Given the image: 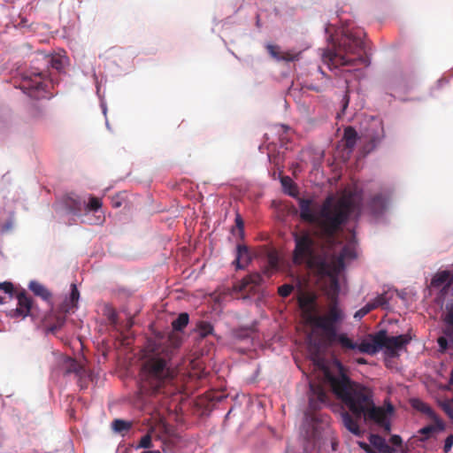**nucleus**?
Here are the masks:
<instances>
[{
  "label": "nucleus",
  "mask_w": 453,
  "mask_h": 453,
  "mask_svg": "<svg viewBox=\"0 0 453 453\" xmlns=\"http://www.w3.org/2000/svg\"><path fill=\"white\" fill-rule=\"evenodd\" d=\"M295 249L293 250V263L296 265H306L314 269L319 275L325 276L327 265H326V249L321 252L316 250V242L310 232L303 230L294 233Z\"/></svg>",
  "instance_id": "nucleus-4"
},
{
  "label": "nucleus",
  "mask_w": 453,
  "mask_h": 453,
  "mask_svg": "<svg viewBox=\"0 0 453 453\" xmlns=\"http://www.w3.org/2000/svg\"><path fill=\"white\" fill-rule=\"evenodd\" d=\"M358 446L364 449L366 453H376V451L374 449H372L371 448L370 445H368L366 442L365 441H358L357 442Z\"/></svg>",
  "instance_id": "nucleus-45"
},
{
  "label": "nucleus",
  "mask_w": 453,
  "mask_h": 453,
  "mask_svg": "<svg viewBox=\"0 0 453 453\" xmlns=\"http://www.w3.org/2000/svg\"><path fill=\"white\" fill-rule=\"evenodd\" d=\"M377 343L380 344V348H385L387 351L394 356L396 350L406 345L411 338L407 334L397 336H388L386 330H380L377 333Z\"/></svg>",
  "instance_id": "nucleus-10"
},
{
  "label": "nucleus",
  "mask_w": 453,
  "mask_h": 453,
  "mask_svg": "<svg viewBox=\"0 0 453 453\" xmlns=\"http://www.w3.org/2000/svg\"><path fill=\"white\" fill-rule=\"evenodd\" d=\"M80 297V292L75 284L71 285L70 300L73 304H76Z\"/></svg>",
  "instance_id": "nucleus-37"
},
{
  "label": "nucleus",
  "mask_w": 453,
  "mask_h": 453,
  "mask_svg": "<svg viewBox=\"0 0 453 453\" xmlns=\"http://www.w3.org/2000/svg\"><path fill=\"white\" fill-rule=\"evenodd\" d=\"M152 439L150 434L142 436L137 445V449H150L152 448Z\"/></svg>",
  "instance_id": "nucleus-33"
},
{
  "label": "nucleus",
  "mask_w": 453,
  "mask_h": 453,
  "mask_svg": "<svg viewBox=\"0 0 453 453\" xmlns=\"http://www.w3.org/2000/svg\"><path fill=\"white\" fill-rule=\"evenodd\" d=\"M33 110L35 111V113H34V116L35 117H41L42 115V112L40 109H37V108H33Z\"/></svg>",
  "instance_id": "nucleus-50"
},
{
  "label": "nucleus",
  "mask_w": 453,
  "mask_h": 453,
  "mask_svg": "<svg viewBox=\"0 0 453 453\" xmlns=\"http://www.w3.org/2000/svg\"><path fill=\"white\" fill-rule=\"evenodd\" d=\"M106 316L111 323L115 324L117 322L118 315L112 308H107Z\"/></svg>",
  "instance_id": "nucleus-42"
},
{
  "label": "nucleus",
  "mask_w": 453,
  "mask_h": 453,
  "mask_svg": "<svg viewBox=\"0 0 453 453\" xmlns=\"http://www.w3.org/2000/svg\"><path fill=\"white\" fill-rule=\"evenodd\" d=\"M372 311H373L372 306L367 303L364 307L355 312L354 319L360 320Z\"/></svg>",
  "instance_id": "nucleus-32"
},
{
  "label": "nucleus",
  "mask_w": 453,
  "mask_h": 453,
  "mask_svg": "<svg viewBox=\"0 0 453 453\" xmlns=\"http://www.w3.org/2000/svg\"><path fill=\"white\" fill-rule=\"evenodd\" d=\"M434 420V425H429L425 427H422L418 433L424 434L426 436L425 439H427L430 434L436 431H443L445 429V425L442 420L439 417L432 418Z\"/></svg>",
  "instance_id": "nucleus-24"
},
{
  "label": "nucleus",
  "mask_w": 453,
  "mask_h": 453,
  "mask_svg": "<svg viewBox=\"0 0 453 453\" xmlns=\"http://www.w3.org/2000/svg\"><path fill=\"white\" fill-rule=\"evenodd\" d=\"M412 406L418 411L427 415L430 418L438 417L435 414V412L434 411V410L427 403H426L418 399H415L412 401Z\"/></svg>",
  "instance_id": "nucleus-25"
},
{
  "label": "nucleus",
  "mask_w": 453,
  "mask_h": 453,
  "mask_svg": "<svg viewBox=\"0 0 453 453\" xmlns=\"http://www.w3.org/2000/svg\"><path fill=\"white\" fill-rule=\"evenodd\" d=\"M47 75V70L33 67L23 74L20 88L31 98L36 100L50 98L46 91L47 85L45 83V78Z\"/></svg>",
  "instance_id": "nucleus-8"
},
{
  "label": "nucleus",
  "mask_w": 453,
  "mask_h": 453,
  "mask_svg": "<svg viewBox=\"0 0 453 453\" xmlns=\"http://www.w3.org/2000/svg\"><path fill=\"white\" fill-rule=\"evenodd\" d=\"M388 410L389 412H392L393 411V406L389 405Z\"/></svg>",
  "instance_id": "nucleus-55"
},
{
  "label": "nucleus",
  "mask_w": 453,
  "mask_h": 453,
  "mask_svg": "<svg viewBox=\"0 0 453 453\" xmlns=\"http://www.w3.org/2000/svg\"><path fill=\"white\" fill-rule=\"evenodd\" d=\"M112 428L117 433L127 432L131 428V423L122 419H114Z\"/></svg>",
  "instance_id": "nucleus-30"
},
{
  "label": "nucleus",
  "mask_w": 453,
  "mask_h": 453,
  "mask_svg": "<svg viewBox=\"0 0 453 453\" xmlns=\"http://www.w3.org/2000/svg\"><path fill=\"white\" fill-rule=\"evenodd\" d=\"M294 290V287L291 284H284L278 288V294L281 297H288L292 291Z\"/></svg>",
  "instance_id": "nucleus-34"
},
{
  "label": "nucleus",
  "mask_w": 453,
  "mask_h": 453,
  "mask_svg": "<svg viewBox=\"0 0 453 453\" xmlns=\"http://www.w3.org/2000/svg\"><path fill=\"white\" fill-rule=\"evenodd\" d=\"M441 406L443 411L449 416V418L451 420H453V408L451 406V401L442 403Z\"/></svg>",
  "instance_id": "nucleus-38"
},
{
  "label": "nucleus",
  "mask_w": 453,
  "mask_h": 453,
  "mask_svg": "<svg viewBox=\"0 0 453 453\" xmlns=\"http://www.w3.org/2000/svg\"><path fill=\"white\" fill-rule=\"evenodd\" d=\"M18 306L9 311L11 318H26L27 316H36L37 307L34 304L33 298L27 295L25 290L18 293L16 296Z\"/></svg>",
  "instance_id": "nucleus-11"
},
{
  "label": "nucleus",
  "mask_w": 453,
  "mask_h": 453,
  "mask_svg": "<svg viewBox=\"0 0 453 453\" xmlns=\"http://www.w3.org/2000/svg\"><path fill=\"white\" fill-rule=\"evenodd\" d=\"M334 240L335 241L332 245H329L326 241H323L324 248L326 249V265L328 269L325 272V276L332 278L333 282L337 285V275L344 268L345 259H353L357 255L355 248L350 244L344 245L341 249V251L336 253L334 251V248L337 245H341L342 242L337 240L336 234H334Z\"/></svg>",
  "instance_id": "nucleus-6"
},
{
  "label": "nucleus",
  "mask_w": 453,
  "mask_h": 453,
  "mask_svg": "<svg viewBox=\"0 0 453 453\" xmlns=\"http://www.w3.org/2000/svg\"><path fill=\"white\" fill-rule=\"evenodd\" d=\"M387 202L388 197L384 194H376L371 198L369 207L372 213L380 214L386 209Z\"/></svg>",
  "instance_id": "nucleus-18"
},
{
  "label": "nucleus",
  "mask_w": 453,
  "mask_h": 453,
  "mask_svg": "<svg viewBox=\"0 0 453 453\" xmlns=\"http://www.w3.org/2000/svg\"><path fill=\"white\" fill-rule=\"evenodd\" d=\"M358 364H366V360L363 357H360L357 360Z\"/></svg>",
  "instance_id": "nucleus-53"
},
{
  "label": "nucleus",
  "mask_w": 453,
  "mask_h": 453,
  "mask_svg": "<svg viewBox=\"0 0 453 453\" xmlns=\"http://www.w3.org/2000/svg\"><path fill=\"white\" fill-rule=\"evenodd\" d=\"M329 404V395L323 385L310 382L309 406L316 411L323 405Z\"/></svg>",
  "instance_id": "nucleus-12"
},
{
  "label": "nucleus",
  "mask_w": 453,
  "mask_h": 453,
  "mask_svg": "<svg viewBox=\"0 0 453 453\" xmlns=\"http://www.w3.org/2000/svg\"><path fill=\"white\" fill-rule=\"evenodd\" d=\"M101 207V199L96 196H90L88 202L84 204V209L88 211H97Z\"/></svg>",
  "instance_id": "nucleus-29"
},
{
  "label": "nucleus",
  "mask_w": 453,
  "mask_h": 453,
  "mask_svg": "<svg viewBox=\"0 0 453 453\" xmlns=\"http://www.w3.org/2000/svg\"><path fill=\"white\" fill-rule=\"evenodd\" d=\"M451 403H453V398L451 399Z\"/></svg>",
  "instance_id": "nucleus-58"
},
{
  "label": "nucleus",
  "mask_w": 453,
  "mask_h": 453,
  "mask_svg": "<svg viewBox=\"0 0 453 453\" xmlns=\"http://www.w3.org/2000/svg\"><path fill=\"white\" fill-rule=\"evenodd\" d=\"M370 341L364 340L360 344L355 343L349 339L347 334H340L337 337V342L340 343L343 349H357L361 353L368 355H374L381 349L380 344L377 343V333L369 335Z\"/></svg>",
  "instance_id": "nucleus-9"
},
{
  "label": "nucleus",
  "mask_w": 453,
  "mask_h": 453,
  "mask_svg": "<svg viewBox=\"0 0 453 453\" xmlns=\"http://www.w3.org/2000/svg\"><path fill=\"white\" fill-rule=\"evenodd\" d=\"M196 332L198 333V334L202 337V338H204L206 337L207 335L209 334H211L212 332H213V326L211 323L209 322H206V321H199L196 325Z\"/></svg>",
  "instance_id": "nucleus-28"
},
{
  "label": "nucleus",
  "mask_w": 453,
  "mask_h": 453,
  "mask_svg": "<svg viewBox=\"0 0 453 453\" xmlns=\"http://www.w3.org/2000/svg\"><path fill=\"white\" fill-rule=\"evenodd\" d=\"M179 342H174V346H178L179 345Z\"/></svg>",
  "instance_id": "nucleus-57"
},
{
  "label": "nucleus",
  "mask_w": 453,
  "mask_h": 453,
  "mask_svg": "<svg viewBox=\"0 0 453 453\" xmlns=\"http://www.w3.org/2000/svg\"><path fill=\"white\" fill-rule=\"evenodd\" d=\"M0 290H4L7 294H12L13 291V285L11 282H0Z\"/></svg>",
  "instance_id": "nucleus-44"
},
{
  "label": "nucleus",
  "mask_w": 453,
  "mask_h": 453,
  "mask_svg": "<svg viewBox=\"0 0 453 453\" xmlns=\"http://www.w3.org/2000/svg\"><path fill=\"white\" fill-rule=\"evenodd\" d=\"M314 202L310 198H298L300 218L303 221L313 224L316 227L315 235L332 245L334 234L342 230L351 213L357 208V203L351 195H344L334 200L327 196L319 211L316 212Z\"/></svg>",
  "instance_id": "nucleus-1"
},
{
  "label": "nucleus",
  "mask_w": 453,
  "mask_h": 453,
  "mask_svg": "<svg viewBox=\"0 0 453 453\" xmlns=\"http://www.w3.org/2000/svg\"><path fill=\"white\" fill-rule=\"evenodd\" d=\"M325 378L332 392L356 416L364 417L378 425H384L387 415L381 407H377L373 402V392L369 388L353 381L346 373L344 366L337 363V372H325Z\"/></svg>",
  "instance_id": "nucleus-2"
},
{
  "label": "nucleus",
  "mask_w": 453,
  "mask_h": 453,
  "mask_svg": "<svg viewBox=\"0 0 453 453\" xmlns=\"http://www.w3.org/2000/svg\"><path fill=\"white\" fill-rule=\"evenodd\" d=\"M4 297L0 296V304H3L4 303Z\"/></svg>",
  "instance_id": "nucleus-56"
},
{
  "label": "nucleus",
  "mask_w": 453,
  "mask_h": 453,
  "mask_svg": "<svg viewBox=\"0 0 453 453\" xmlns=\"http://www.w3.org/2000/svg\"><path fill=\"white\" fill-rule=\"evenodd\" d=\"M342 101H343L342 111H344L349 104V96L345 95Z\"/></svg>",
  "instance_id": "nucleus-48"
},
{
  "label": "nucleus",
  "mask_w": 453,
  "mask_h": 453,
  "mask_svg": "<svg viewBox=\"0 0 453 453\" xmlns=\"http://www.w3.org/2000/svg\"><path fill=\"white\" fill-rule=\"evenodd\" d=\"M67 372H74L78 376H81L85 370L76 362H72L70 367L67 369Z\"/></svg>",
  "instance_id": "nucleus-36"
},
{
  "label": "nucleus",
  "mask_w": 453,
  "mask_h": 453,
  "mask_svg": "<svg viewBox=\"0 0 453 453\" xmlns=\"http://www.w3.org/2000/svg\"><path fill=\"white\" fill-rule=\"evenodd\" d=\"M388 302L389 297L388 296V293L385 292L376 296L372 301L369 302L368 303L372 306V310H375L379 307L382 309H388Z\"/></svg>",
  "instance_id": "nucleus-27"
},
{
  "label": "nucleus",
  "mask_w": 453,
  "mask_h": 453,
  "mask_svg": "<svg viewBox=\"0 0 453 453\" xmlns=\"http://www.w3.org/2000/svg\"><path fill=\"white\" fill-rule=\"evenodd\" d=\"M437 343L439 345V348H440V351L441 353H444L447 349H448V340L446 337L444 336H440L438 339H437Z\"/></svg>",
  "instance_id": "nucleus-39"
},
{
  "label": "nucleus",
  "mask_w": 453,
  "mask_h": 453,
  "mask_svg": "<svg viewBox=\"0 0 453 453\" xmlns=\"http://www.w3.org/2000/svg\"><path fill=\"white\" fill-rule=\"evenodd\" d=\"M28 288L35 296H40L42 300L46 301L50 307L52 306V295L42 284L38 281L32 280L29 282Z\"/></svg>",
  "instance_id": "nucleus-17"
},
{
  "label": "nucleus",
  "mask_w": 453,
  "mask_h": 453,
  "mask_svg": "<svg viewBox=\"0 0 453 453\" xmlns=\"http://www.w3.org/2000/svg\"><path fill=\"white\" fill-rule=\"evenodd\" d=\"M66 208L74 214H79L84 208L85 202L77 196H66L65 199Z\"/></svg>",
  "instance_id": "nucleus-22"
},
{
  "label": "nucleus",
  "mask_w": 453,
  "mask_h": 453,
  "mask_svg": "<svg viewBox=\"0 0 453 453\" xmlns=\"http://www.w3.org/2000/svg\"><path fill=\"white\" fill-rule=\"evenodd\" d=\"M449 288H452V289H453V272H451V276H450V279H449L448 290H449Z\"/></svg>",
  "instance_id": "nucleus-51"
},
{
  "label": "nucleus",
  "mask_w": 453,
  "mask_h": 453,
  "mask_svg": "<svg viewBox=\"0 0 453 453\" xmlns=\"http://www.w3.org/2000/svg\"><path fill=\"white\" fill-rule=\"evenodd\" d=\"M263 276L258 273H253L244 277L240 282L234 285L236 291H246L250 294L257 292V288L263 283Z\"/></svg>",
  "instance_id": "nucleus-13"
},
{
  "label": "nucleus",
  "mask_w": 453,
  "mask_h": 453,
  "mask_svg": "<svg viewBox=\"0 0 453 453\" xmlns=\"http://www.w3.org/2000/svg\"><path fill=\"white\" fill-rule=\"evenodd\" d=\"M365 34L361 30L346 31L332 47L324 50L322 61L330 69L340 66H367L370 60L365 50Z\"/></svg>",
  "instance_id": "nucleus-3"
},
{
  "label": "nucleus",
  "mask_w": 453,
  "mask_h": 453,
  "mask_svg": "<svg viewBox=\"0 0 453 453\" xmlns=\"http://www.w3.org/2000/svg\"><path fill=\"white\" fill-rule=\"evenodd\" d=\"M343 319L342 311L339 308L337 300H333L326 315H315L310 318V323L321 329L329 341H337L338 334L335 325Z\"/></svg>",
  "instance_id": "nucleus-7"
},
{
  "label": "nucleus",
  "mask_w": 453,
  "mask_h": 453,
  "mask_svg": "<svg viewBox=\"0 0 453 453\" xmlns=\"http://www.w3.org/2000/svg\"><path fill=\"white\" fill-rule=\"evenodd\" d=\"M188 314L182 312L172 322V327L174 331H182L188 326Z\"/></svg>",
  "instance_id": "nucleus-26"
},
{
  "label": "nucleus",
  "mask_w": 453,
  "mask_h": 453,
  "mask_svg": "<svg viewBox=\"0 0 453 453\" xmlns=\"http://www.w3.org/2000/svg\"><path fill=\"white\" fill-rule=\"evenodd\" d=\"M141 453H161L160 450H146Z\"/></svg>",
  "instance_id": "nucleus-54"
},
{
  "label": "nucleus",
  "mask_w": 453,
  "mask_h": 453,
  "mask_svg": "<svg viewBox=\"0 0 453 453\" xmlns=\"http://www.w3.org/2000/svg\"><path fill=\"white\" fill-rule=\"evenodd\" d=\"M369 441L380 451V453H395V449L387 443L383 437L379 434H371Z\"/></svg>",
  "instance_id": "nucleus-19"
},
{
  "label": "nucleus",
  "mask_w": 453,
  "mask_h": 453,
  "mask_svg": "<svg viewBox=\"0 0 453 453\" xmlns=\"http://www.w3.org/2000/svg\"><path fill=\"white\" fill-rule=\"evenodd\" d=\"M357 140V133L352 127H348L344 129L342 142L344 147L352 151Z\"/></svg>",
  "instance_id": "nucleus-21"
},
{
  "label": "nucleus",
  "mask_w": 453,
  "mask_h": 453,
  "mask_svg": "<svg viewBox=\"0 0 453 453\" xmlns=\"http://www.w3.org/2000/svg\"><path fill=\"white\" fill-rule=\"evenodd\" d=\"M175 376L174 369L165 358L159 357L146 360L141 370L142 387L152 394L160 393L173 382Z\"/></svg>",
  "instance_id": "nucleus-5"
},
{
  "label": "nucleus",
  "mask_w": 453,
  "mask_h": 453,
  "mask_svg": "<svg viewBox=\"0 0 453 453\" xmlns=\"http://www.w3.org/2000/svg\"><path fill=\"white\" fill-rule=\"evenodd\" d=\"M43 59L46 62V65H50L52 68L60 70L62 68V60L59 58H53L45 56Z\"/></svg>",
  "instance_id": "nucleus-31"
},
{
  "label": "nucleus",
  "mask_w": 453,
  "mask_h": 453,
  "mask_svg": "<svg viewBox=\"0 0 453 453\" xmlns=\"http://www.w3.org/2000/svg\"><path fill=\"white\" fill-rule=\"evenodd\" d=\"M384 129L381 126L378 127L372 134H368V142L365 145L364 150L366 153L373 150L383 140Z\"/></svg>",
  "instance_id": "nucleus-16"
},
{
  "label": "nucleus",
  "mask_w": 453,
  "mask_h": 453,
  "mask_svg": "<svg viewBox=\"0 0 453 453\" xmlns=\"http://www.w3.org/2000/svg\"><path fill=\"white\" fill-rule=\"evenodd\" d=\"M251 261L250 250L246 245L238 244L236 247V257L234 264L237 269H244Z\"/></svg>",
  "instance_id": "nucleus-15"
},
{
  "label": "nucleus",
  "mask_w": 453,
  "mask_h": 453,
  "mask_svg": "<svg viewBox=\"0 0 453 453\" xmlns=\"http://www.w3.org/2000/svg\"><path fill=\"white\" fill-rule=\"evenodd\" d=\"M443 333H444V334H445L447 337H449V338H450V339H453V327H452V326H449V327H448V328L444 329V330H443Z\"/></svg>",
  "instance_id": "nucleus-47"
},
{
  "label": "nucleus",
  "mask_w": 453,
  "mask_h": 453,
  "mask_svg": "<svg viewBox=\"0 0 453 453\" xmlns=\"http://www.w3.org/2000/svg\"><path fill=\"white\" fill-rule=\"evenodd\" d=\"M445 322L453 327V304L448 307V311L445 317Z\"/></svg>",
  "instance_id": "nucleus-43"
},
{
  "label": "nucleus",
  "mask_w": 453,
  "mask_h": 453,
  "mask_svg": "<svg viewBox=\"0 0 453 453\" xmlns=\"http://www.w3.org/2000/svg\"><path fill=\"white\" fill-rule=\"evenodd\" d=\"M451 276V271H441L438 272L432 279V285L434 287H441L442 284H446L444 290L447 291L449 288V282Z\"/></svg>",
  "instance_id": "nucleus-23"
},
{
  "label": "nucleus",
  "mask_w": 453,
  "mask_h": 453,
  "mask_svg": "<svg viewBox=\"0 0 453 453\" xmlns=\"http://www.w3.org/2000/svg\"><path fill=\"white\" fill-rule=\"evenodd\" d=\"M452 446H453V434H450L445 440L444 446H443V451L445 453H449L451 450Z\"/></svg>",
  "instance_id": "nucleus-41"
},
{
  "label": "nucleus",
  "mask_w": 453,
  "mask_h": 453,
  "mask_svg": "<svg viewBox=\"0 0 453 453\" xmlns=\"http://www.w3.org/2000/svg\"><path fill=\"white\" fill-rule=\"evenodd\" d=\"M62 324H63V320L61 321V323L56 324L55 326H51L50 330L55 331L57 329H58L62 326Z\"/></svg>",
  "instance_id": "nucleus-52"
},
{
  "label": "nucleus",
  "mask_w": 453,
  "mask_h": 453,
  "mask_svg": "<svg viewBox=\"0 0 453 453\" xmlns=\"http://www.w3.org/2000/svg\"><path fill=\"white\" fill-rule=\"evenodd\" d=\"M390 442L395 445V446H401L402 443H403V441H402V438L397 435V434H394L390 437Z\"/></svg>",
  "instance_id": "nucleus-46"
},
{
  "label": "nucleus",
  "mask_w": 453,
  "mask_h": 453,
  "mask_svg": "<svg viewBox=\"0 0 453 453\" xmlns=\"http://www.w3.org/2000/svg\"><path fill=\"white\" fill-rule=\"evenodd\" d=\"M314 300V297L308 295H301L298 298V303L301 308H304L311 303Z\"/></svg>",
  "instance_id": "nucleus-35"
},
{
  "label": "nucleus",
  "mask_w": 453,
  "mask_h": 453,
  "mask_svg": "<svg viewBox=\"0 0 453 453\" xmlns=\"http://www.w3.org/2000/svg\"><path fill=\"white\" fill-rule=\"evenodd\" d=\"M380 426L384 427L385 431L390 432V424H389V422L387 421V418L385 419L384 425H380Z\"/></svg>",
  "instance_id": "nucleus-49"
},
{
  "label": "nucleus",
  "mask_w": 453,
  "mask_h": 453,
  "mask_svg": "<svg viewBox=\"0 0 453 453\" xmlns=\"http://www.w3.org/2000/svg\"><path fill=\"white\" fill-rule=\"evenodd\" d=\"M235 226L238 228L240 234L242 236L244 231V222L240 214H237L235 217Z\"/></svg>",
  "instance_id": "nucleus-40"
},
{
  "label": "nucleus",
  "mask_w": 453,
  "mask_h": 453,
  "mask_svg": "<svg viewBox=\"0 0 453 453\" xmlns=\"http://www.w3.org/2000/svg\"><path fill=\"white\" fill-rule=\"evenodd\" d=\"M344 426L353 434L360 436L362 431L357 420V418L352 417L349 412H344L342 415Z\"/></svg>",
  "instance_id": "nucleus-20"
},
{
  "label": "nucleus",
  "mask_w": 453,
  "mask_h": 453,
  "mask_svg": "<svg viewBox=\"0 0 453 453\" xmlns=\"http://www.w3.org/2000/svg\"><path fill=\"white\" fill-rule=\"evenodd\" d=\"M266 49L269 54L277 60H283L287 62H292L299 58L300 53L294 51H280V49L277 45L268 44Z\"/></svg>",
  "instance_id": "nucleus-14"
}]
</instances>
